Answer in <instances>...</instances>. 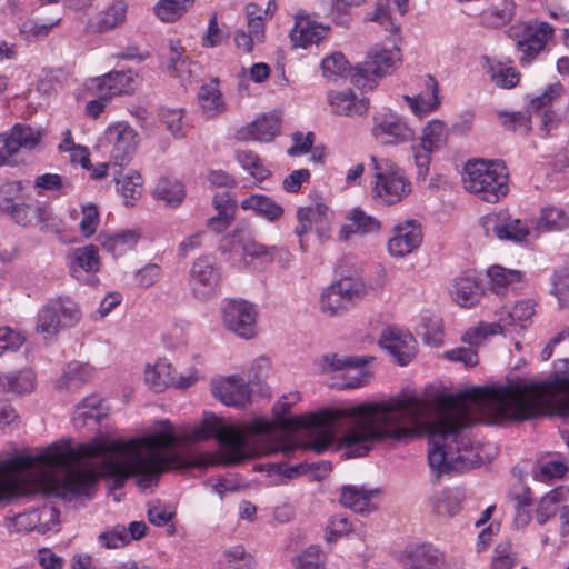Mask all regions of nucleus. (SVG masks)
<instances>
[{"instance_id": "nucleus-1", "label": "nucleus", "mask_w": 569, "mask_h": 569, "mask_svg": "<svg viewBox=\"0 0 569 569\" xmlns=\"http://www.w3.org/2000/svg\"><path fill=\"white\" fill-rule=\"evenodd\" d=\"M288 402L282 397L273 406L278 423L289 431L306 430L315 439L303 448L317 453L332 445V429H343L341 447L347 457L356 458L367 455L373 442L406 441L415 436L416 428L426 426L428 461L437 477L449 471H463L480 462L469 435L473 410H480L492 425L509 421V383L466 389L445 397L439 400L432 419H429L432 405L416 395L293 417L284 416L291 408Z\"/></svg>"}, {"instance_id": "nucleus-2", "label": "nucleus", "mask_w": 569, "mask_h": 569, "mask_svg": "<svg viewBox=\"0 0 569 569\" xmlns=\"http://www.w3.org/2000/svg\"><path fill=\"white\" fill-rule=\"evenodd\" d=\"M462 181L466 190L483 201L495 203L508 193V171L499 161L469 160Z\"/></svg>"}, {"instance_id": "nucleus-3", "label": "nucleus", "mask_w": 569, "mask_h": 569, "mask_svg": "<svg viewBox=\"0 0 569 569\" xmlns=\"http://www.w3.org/2000/svg\"><path fill=\"white\" fill-rule=\"evenodd\" d=\"M373 170L372 199L381 206H395L411 192V182L403 169L388 158L370 156Z\"/></svg>"}, {"instance_id": "nucleus-4", "label": "nucleus", "mask_w": 569, "mask_h": 569, "mask_svg": "<svg viewBox=\"0 0 569 569\" xmlns=\"http://www.w3.org/2000/svg\"><path fill=\"white\" fill-rule=\"evenodd\" d=\"M555 29L546 21H529L512 24L507 30L508 37L516 42L520 53L521 67L529 66L552 39Z\"/></svg>"}, {"instance_id": "nucleus-5", "label": "nucleus", "mask_w": 569, "mask_h": 569, "mask_svg": "<svg viewBox=\"0 0 569 569\" xmlns=\"http://www.w3.org/2000/svg\"><path fill=\"white\" fill-rule=\"evenodd\" d=\"M81 319L78 305L70 298L59 297L46 303L37 315L36 331L44 339L53 338L61 328L73 327Z\"/></svg>"}, {"instance_id": "nucleus-6", "label": "nucleus", "mask_w": 569, "mask_h": 569, "mask_svg": "<svg viewBox=\"0 0 569 569\" xmlns=\"http://www.w3.org/2000/svg\"><path fill=\"white\" fill-rule=\"evenodd\" d=\"M533 313V303L530 300L519 301L512 308L503 307L497 312L496 322H480L467 330L463 339L471 345H481L488 336L506 333L508 327L530 319Z\"/></svg>"}, {"instance_id": "nucleus-7", "label": "nucleus", "mask_w": 569, "mask_h": 569, "mask_svg": "<svg viewBox=\"0 0 569 569\" xmlns=\"http://www.w3.org/2000/svg\"><path fill=\"white\" fill-rule=\"evenodd\" d=\"M366 292L367 288L362 280L351 277L342 278L322 291L320 309L330 317L337 316L359 302Z\"/></svg>"}, {"instance_id": "nucleus-8", "label": "nucleus", "mask_w": 569, "mask_h": 569, "mask_svg": "<svg viewBox=\"0 0 569 569\" xmlns=\"http://www.w3.org/2000/svg\"><path fill=\"white\" fill-rule=\"evenodd\" d=\"M371 136L382 146H397L410 141L415 131L402 116L381 109L372 114Z\"/></svg>"}, {"instance_id": "nucleus-9", "label": "nucleus", "mask_w": 569, "mask_h": 569, "mask_svg": "<svg viewBox=\"0 0 569 569\" xmlns=\"http://www.w3.org/2000/svg\"><path fill=\"white\" fill-rule=\"evenodd\" d=\"M220 271L216 258L211 254L198 257L189 270V283L192 295L199 300H209L219 289Z\"/></svg>"}, {"instance_id": "nucleus-10", "label": "nucleus", "mask_w": 569, "mask_h": 569, "mask_svg": "<svg viewBox=\"0 0 569 569\" xmlns=\"http://www.w3.org/2000/svg\"><path fill=\"white\" fill-rule=\"evenodd\" d=\"M447 131L440 120L430 121L423 129L419 143L412 146L415 163L418 168L417 178L425 180L430 164V154L445 146Z\"/></svg>"}, {"instance_id": "nucleus-11", "label": "nucleus", "mask_w": 569, "mask_h": 569, "mask_svg": "<svg viewBox=\"0 0 569 569\" xmlns=\"http://www.w3.org/2000/svg\"><path fill=\"white\" fill-rule=\"evenodd\" d=\"M257 317L256 306L244 300H229L222 309L226 327L243 339H251L256 336Z\"/></svg>"}, {"instance_id": "nucleus-12", "label": "nucleus", "mask_w": 569, "mask_h": 569, "mask_svg": "<svg viewBox=\"0 0 569 569\" xmlns=\"http://www.w3.org/2000/svg\"><path fill=\"white\" fill-rule=\"evenodd\" d=\"M104 134L109 144H111L110 157L114 164L129 163L138 147L136 130L126 122H117L109 126Z\"/></svg>"}, {"instance_id": "nucleus-13", "label": "nucleus", "mask_w": 569, "mask_h": 569, "mask_svg": "<svg viewBox=\"0 0 569 569\" xmlns=\"http://www.w3.org/2000/svg\"><path fill=\"white\" fill-rule=\"evenodd\" d=\"M0 167L14 163L12 157L21 149L32 150L41 140V132L30 126L16 123L1 134Z\"/></svg>"}, {"instance_id": "nucleus-14", "label": "nucleus", "mask_w": 569, "mask_h": 569, "mask_svg": "<svg viewBox=\"0 0 569 569\" xmlns=\"http://www.w3.org/2000/svg\"><path fill=\"white\" fill-rule=\"evenodd\" d=\"M380 346L400 366L408 365L417 353V341L407 330L390 327L382 331Z\"/></svg>"}, {"instance_id": "nucleus-15", "label": "nucleus", "mask_w": 569, "mask_h": 569, "mask_svg": "<svg viewBox=\"0 0 569 569\" xmlns=\"http://www.w3.org/2000/svg\"><path fill=\"white\" fill-rule=\"evenodd\" d=\"M400 61L398 49H375L366 60L356 68L353 78L360 77L366 80H373L391 73Z\"/></svg>"}, {"instance_id": "nucleus-16", "label": "nucleus", "mask_w": 569, "mask_h": 569, "mask_svg": "<svg viewBox=\"0 0 569 569\" xmlns=\"http://www.w3.org/2000/svg\"><path fill=\"white\" fill-rule=\"evenodd\" d=\"M59 511L50 505L18 513L13 520L17 531L46 533L58 523Z\"/></svg>"}, {"instance_id": "nucleus-17", "label": "nucleus", "mask_w": 569, "mask_h": 569, "mask_svg": "<svg viewBox=\"0 0 569 569\" xmlns=\"http://www.w3.org/2000/svg\"><path fill=\"white\" fill-rule=\"evenodd\" d=\"M211 390L213 397L226 406L243 407L250 399L249 385L236 375L213 379Z\"/></svg>"}, {"instance_id": "nucleus-18", "label": "nucleus", "mask_w": 569, "mask_h": 569, "mask_svg": "<svg viewBox=\"0 0 569 569\" xmlns=\"http://www.w3.org/2000/svg\"><path fill=\"white\" fill-rule=\"evenodd\" d=\"M422 242V231L416 220H408L393 228V236L388 241V251L392 257L402 258L416 249Z\"/></svg>"}, {"instance_id": "nucleus-19", "label": "nucleus", "mask_w": 569, "mask_h": 569, "mask_svg": "<svg viewBox=\"0 0 569 569\" xmlns=\"http://www.w3.org/2000/svg\"><path fill=\"white\" fill-rule=\"evenodd\" d=\"M329 27L313 20L306 12L295 16V26L290 31V40L293 47L308 48L319 43L328 34Z\"/></svg>"}, {"instance_id": "nucleus-20", "label": "nucleus", "mask_w": 569, "mask_h": 569, "mask_svg": "<svg viewBox=\"0 0 569 569\" xmlns=\"http://www.w3.org/2000/svg\"><path fill=\"white\" fill-rule=\"evenodd\" d=\"M6 213L19 226L24 228L40 226V230H44L53 218L51 208L39 201L18 202Z\"/></svg>"}, {"instance_id": "nucleus-21", "label": "nucleus", "mask_w": 569, "mask_h": 569, "mask_svg": "<svg viewBox=\"0 0 569 569\" xmlns=\"http://www.w3.org/2000/svg\"><path fill=\"white\" fill-rule=\"evenodd\" d=\"M328 103L333 114L350 118L361 117L369 109V100L358 97L351 89L329 91Z\"/></svg>"}, {"instance_id": "nucleus-22", "label": "nucleus", "mask_w": 569, "mask_h": 569, "mask_svg": "<svg viewBox=\"0 0 569 569\" xmlns=\"http://www.w3.org/2000/svg\"><path fill=\"white\" fill-rule=\"evenodd\" d=\"M99 92H104L110 99L114 96L131 94L138 87L137 74L131 71H112L94 79Z\"/></svg>"}, {"instance_id": "nucleus-23", "label": "nucleus", "mask_w": 569, "mask_h": 569, "mask_svg": "<svg viewBox=\"0 0 569 569\" xmlns=\"http://www.w3.org/2000/svg\"><path fill=\"white\" fill-rule=\"evenodd\" d=\"M347 222L339 230V240L347 241L353 234H369L379 232L381 229L380 221L366 213L361 208H353L346 216Z\"/></svg>"}, {"instance_id": "nucleus-24", "label": "nucleus", "mask_w": 569, "mask_h": 569, "mask_svg": "<svg viewBox=\"0 0 569 569\" xmlns=\"http://www.w3.org/2000/svg\"><path fill=\"white\" fill-rule=\"evenodd\" d=\"M20 497V455L0 461V502Z\"/></svg>"}, {"instance_id": "nucleus-25", "label": "nucleus", "mask_w": 569, "mask_h": 569, "mask_svg": "<svg viewBox=\"0 0 569 569\" xmlns=\"http://www.w3.org/2000/svg\"><path fill=\"white\" fill-rule=\"evenodd\" d=\"M279 122L277 114H264L247 128L241 129L238 134L241 139L269 142L278 134Z\"/></svg>"}, {"instance_id": "nucleus-26", "label": "nucleus", "mask_w": 569, "mask_h": 569, "mask_svg": "<svg viewBox=\"0 0 569 569\" xmlns=\"http://www.w3.org/2000/svg\"><path fill=\"white\" fill-rule=\"evenodd\" d=\"M99 266L98 248L93 244L73 249L69 256V269L73 278L78 279L81 271L94 273L99 270Z\"/></svg>"}, {"instance_id": "nucleus-27", "label": "nucleus", "mask_w": 569, "mask_h": 569, "mask_svg": "<svg viewBox=\"0 0 569 569\" xmlns=\"http://www.w3.org/2000/svg\"><path fill=\"white\" fill-rule=\"evenodd\" d=\"M107 416V408L98 396L87 397L77 406L72 421L77 428L97 425Z\"/></svg>"}, {"instance_id": "nucleus-28", "label": "nucleus", "mask_w": 569, "mask_h": 569, "mask_svg": "<svg viewBox=\"0 0 569 569\" xmlns=\"http://www.w3.org/2000/svg\"><path fill=\"white\" fill-rule=\"evenodd\" d=\"M142 234L139 229H129L112 234H100L101 246L113 256H122L136 248Z\"/></svg>"}, {"instance_id": "nucleus-29", "label": "nucleus", "mask_w": 569, "mask_h": 569, "mask_svg": "<svg viewBox=\"0 0 569 569\" xmlns=\"http://www.w3.org/2000/svg\"><path fill=\"white\" fill-rule=\"evenodd\" d=\"M375 492L363 487L345 486L341 489L340 503L355 512L369 513L376 509V506L371 502Z\"/></svg>"}, {"instance_id": "nucleus-30", "label": "nucleus", "mask_w": 569, "mask_h": 569, "mask_svg": "<svg viewBox=\"0 0 569 569\" xmlns=\"http://www.w3.org/2000/svg\"><path fill=\"white\" fill-rule=\"evenodd\" d=\"M450 293L457 305L470 308L478 303L482 295V288L477 279L460 277L455 279L451 284Z\"/></svg>"}, {"instance_id": "nucleus-31", "label": "nucleus", "mask_w": 569, "mask_h": 569, "mask_svg": "<svg viewBox=\"0 0 569 569\" xmlns=\"http://www.w3.org/2000/svg\"><path fill=\"white\" fill-rule=\"evenodd\" d=\"M126 13V2L121 0L114 1L104 11H102L96 18L90 20L89 28L93 32H108L124 22Z\"/></svg>"}, {"instance_id": "nucleus-32", "label": "nucleus", "mask_w": 569, "mask_h": 569, "mask_svg": "<svg viewBox=\"0 0 569 569\" xmlns=\"http://www.w3.org/2000/svg\"><path fill=\"white\" fill-rule=\"evenodd\" d=\"M144 381L156 392H161L176 382L174 370L166 359H159L154 365H147Z\"/></svg>"}, {"instance_id": "nucleus-33", "label": "nucleus", "mask_w": 569, "mask_h": 569, "mask_svg": "<svg viewBox=\"0 0 569 569\" xmlns=\"http://www.w3.org/2000/svg\"><path fill=\"white\" fill-rule=\"evenodd\" d=\"M243 210H251L258 217L270 222L279 220L283 214V208L273 199L264 194H252L241 201Z\"/></svg>"}, {"instance_id": "nucleus-34", "label": "nucleus", "mask_w": 569, "mask_h": 569, "mask_svg": "<svg viewBox=\"0 0 569 569\" xmlns=\"http://www.w3.org/2000/svg\"><path fill=\"white\" fill-rule=\"evenodd\" d=\"M34 386L36 375L31 369L0 375V391L2 392L28 393L34 389Z\"/></svg>"}, {"instance_id": "nucleus-35", "label": "nucleus", "mask_w": 569, "mask_h": 569, "mask_svg": "<svg viewBox=\"0 0 569 569\" xmlns=\"http://www.w3.org/2000/svg\"><path fill=\"white\" fill-rule=\"evenodd\" d=\"M199 104L207 117H216L226 110L217 79L202 84L198 93Z\"/></svg>"}, {"instance_id": "nucleus-36", "label": "nucleus", "mask_w": 569, "mask_h": 569, "mask_svg": "<svg viewBox=\"0 0 569 569\" xmlns=\"http://www.w3.org/2000/svg\"><path fill=\"white\" fill-rule=\"evenodd\" d=\"M516 14V3L512 0H501L480 14L483 26L498 29L507 26Z\"/></svg>"}, {"instance_id": "nucleus-37", "label": "nucleus", "mask_w": 569, "mask_h": 569, "mask_svg": "<svg viewBox=\"0 0 569 569\" xmlns=\"http://www.w3.org/2000/svg\"><path fill=\"white\" fill-rule=\"evenodd\" d=\"M363 363L365 361L358 358L357 363L351 365L338 376L337 381L332 382L331 387L337 389H357L366 386L371 378V372L363 367Z\"/></svg>"}, {"instance_id": "nucleus-38", "label": "nucleus", "mask_w": 569, "mask_h": 569, "mask_svg": "<svg viewBox=\"0 0 569 569\" xmlns=\"http://www.w3.org/2000/svg\"><path fill=\"white\" fill-rule=\"evenodd\" d=\"M442 563V553L431 545H421L412 548L408 555V569H422L425 567L439 568Z\"/></svg>"}, {"instance_id": "nucleus-39", "label": "nucleus", "mask_w": 569, "mask_h": 569, "mask_svg": "<svg viewBox=\"0 0 569 569\" xmlns=\"http://www.w3.org/2000/svg\"><path fill=\"white\" fill-rule=\"evenodd\" d=\"M426 86L429 90L426 96L419 94L415 98L405 96V99L409 102L411 111L419 117L435 110L440 103L438 97V83L436 79L429 76L426 81Z\"/></svg>"}, {"instance_id": "nucleus-40", "label": "nucleus", "mask_w": 569, "mask_h": 569, "mask_svg": "<svg viewBox=\"0 0 569 569\" xmlns=\"http://www.w3.org/2000/svg\"><path fill=\"white\" fill-rule=\"evenodd\" d=\"M92 377V367L80 362H70L57 381L59 389L72 390L79 388Z\"/></svg>"}, {"instance_id": "nucleus-41", "label": "nucleus", "mask_w": 569, "mask_h": 569, "mask_svg": "<svg viewBox=\"0 0 569 569\" xmlns=\"http://www.w3.org/2000/svg\"><path fill=\"white\" fill-rule=\"evenodd\" d=\"M231 241L233 246H239L246 256L251 258H264L270 256V260H272L271 252L276 249L274 247H266L259 242H257L250 236V232L246 229H237L231 234Z\"/></svg>"}, {"instance_id": "nucleus-42", "label": "nucleus", "mask_w": 569, "mask_h": 569, "mask_svg": "<svg viewBox=\"0 0 569 569\" xmlns=\"http://www.w3.org/2000/svg\"><path fill=\"white\" fill-rule=\"evenodd\" d=\"M158 200H162L169 207H178L184 199L186 192L183 186L169 178H162L158 181L153 192Z\"/></svg>"}, {"instance_id": "nucleus-43", "label": "nucleus", "mask_w": 569, "mask_h": 569, "mask_svg": "<svg viewBox=\"0 0 569 569\" xmlns=\"http://www.w3.org/2000/svg\"><path fill=\"white\" fill-rule=\"evenodd\" d=\"M118 187V191L124 199V203L128 207L133 206L141 197L143 189V179L137 171H130L122 179H114Z\"/></svg>"}, {"instance_id": "nucleus-44", "label": "nucleus", "mask_w": 569, "mask_h": 569, "mask_svg": "<svg viewBox=\"0 0 569 569\" xmlns=\"http://www.w3.org/2000/svg\"><path fill=\"white\" fill-rule=\"evenodd\" d=\"M193 2L194 0H159L154 13L164 22H174L193 6Z\"/></svg>"}, {"instance_id": "nucleus-45", "label": "nucleus", "mask_w": 569, "mask_h": 569, "mask_svg": "<svg viewBox=\"0 0 569 569\" xmlns=\"http://www.w3.org/2000/svg\"><path fill=\"white\" fill-rule=\"evenodd\" d=\"M236 159L258 181H263L270 176V171L263 166L260 157L251 150H237Z\"/></svg>"}, {"instance_id": "nucleus-46", "label": "nucleus", "mask_w": 569, "mask_h": 569, "mask_svg": "<svg viewBox=\"0 0 569 569\" xmlns=\"http://www.w3.org/2000/svg\"><path fill=\"white\" fill-rule=\"evenodd\" d=\"M487 274L490 279L491 289L497 293H501L508 286L520 281L521 278L518 270L506 269L500 266L490 267Z\"/></svg>"}, {"instance_id": "nucleus-47", "label": "nucleus", "mask_w": 569, "mask_h": 569, "mask_svg": "<svg viewBox=\"0 0 569 569\" xmlns=\"http://www.w3.org/2000/svg\"><path fill=\"white\" fill-rule=\"evenodd\" d=\"M461 493L458 490H445L433 498V509L441 516H455L460 510Z\"/></svg>"}, {"instance_id": "nucleus-48", "label": "nucleus", "mask_w": 569, "mask_h": 569, "mask_svg": "<svg viewBox=\"0 0 569 569\" xmlns=\"http://www.w3.org/2000/svg\"><path fill=\"white\" fill-rule=\"evenodd\" d=\"M491 80L500 88H513L520 79V73L512 67L501 62H493L489 66Z\"/></svg>"}, {"instance_id": "nucleus-49", "label": "nucleus", "mask_w": 569, "mask_h": 569, "mask_svg": "<svg viewBox=\"0 0 569 569\" xmlns=\"http://www.w3.org/2000/svg\"><path fill=\"white\" fill-rule=\"evenodd\" d=\"M566 212L559 208H546L542 210L540 222L537 227L538 231L561 230L568 224Z\"/></svg>"}, {"instance_id": "nucleus-50", "label": "nucleus", "mask_w": 569, "mask_h": 569, "mask_svg": "<svg viewBox=\"0 0 569 569\" xmlns=\"http://www.w3.org/2000/svg\"><path fill=\"white\" fill-rule=\"evenodd\" d=\"M357 359L358 357H340L337 353L325 355L322 357L321 371L337 379L338 376L346 371L351 365H356Z\"/></svg>"}, {"instance_id": "nucleus-51", "label": "nucleus", "mask_w": 569, "mask_h": 569, "mask_svg": "<svg viewBox=\"0 0 569 569\" xmlns=\"http://www.w3.org/2000/svg\"><path fill=\"white\" fill-rule=\"evenodd\" d=\"M321 70L323 77L336 80L337 77L345 76L349 70V63L341 52H335L322 60Z\"/></svg>"}, {"instance_id": "nucleus-52", "label": "nucleus", "mask_w": 569, "mask_h": 569, "mask_svg": "<svg viewBox=\"0 0 569 569\" xmlns=\"http://www.w3.org/2000/svg\"><path fill=\"white\" fill-rule=\"evenodd\" d=\"M246 14L248 18V33L253 36L258 43L264 40V17L262 10L256 3L246 6Z\"/></svg>"}, {"instance_id": "nucleus-53", "label": "nucleus", "mask_w": 569, "mask_h": 569, "mask_svg": "<svg viewBox=\"0 0 569 569\" xmlns=\"http://www.w3.org/2000/svg\"><path fill=\"white\" fill-rule=\"evenodd\" d=\"M502 228L501 240L521 242L530 234V228L527 222L519 219H509L506 214H503Z\"/></svg>"}, {"instance_id": "nucleus-54", "label": "nucleus", "mask_w": 569, "mask_h": 569, "mask_svg": "<svg viewBox=\"0 0 569 569\" xmlns=\"http://www.w3.org/2000/svg\"><path fill=\"white\" fill-rule=\"evenodd\" d=\"M502 126L507 130L527 134L531 130L530 117L522 112H499Z\"/></svg>"}, {"instance_id": "nucleus-55", "label": "nucleus", "mask_w": 569, "mask_h": 569, "mask_svg": "<svg viewBox=\"0 0 569 569\" xmlns=\"http://www.w3.org/2000/svg\"><path fill=\"white\" fill-rule=\"evenodd\" d=\"M182 117L183 111L181 109H162L160 112L162 122L174 138H182L186 136Z\"/></svg>"}, {"instance_id": "nucleus-56", "label": "nucleus", "mask_w": 569, "mask_h": 569, "mask_svg": "<svg viewBox=\"0 0 569 569\" xmlns=\"http://www.w3.org/2000/svg\"><path fill=\"white\" fill-rule=\"evenodd\" d=\"M60 18L51 21L49 23L39 24L34 20H26L19 26V32L26 40H30L32 38H38L42 36H47L48 32L56 26L59 24Z\"/></svg>"}, {"instance_id": "nucleus-57", "label": "nucleus", "mask_w": 569, "mask_h": 569, "mask_svg": "<svg viewBox=\"0 0 569 569\" xmlns=\"http://www.w3.org/2000/svg\"><path fill=\"white\" fill-rule=\"evenodd\" d=\"M465 341V339L462 338ZM467 343V341H465ZM469 347H458L451 350H448L445 356L447 359L451 361L462 362L466 367H475L478 363V355L475 350V347L479 345H471Z\"/></svg>"}, {"instance_id": "nucleus-58", "label": "nucleus", "mask_w": 569, "mask_h": 569, "mask_svg": "<svg viewBox=\"0 0 569 569\" xmlns=\"http://www.w3.org/2000/svg\"><path fill=\"white\" fill-rule=\"evenodd\" d=\"M228 567L232 569H249L253 563L251 555L247 553L242 546H236L223 553Z\"/></svg>"}, {"instance_id": "nucleus-59", "label": "nucleus", "mask_w": 569, "mask_h": 569, "mask_svg": "<svg viewBox=\"0 0 569 569\" xmlns=\"http://www.w3.org/2000/svg\"><path fill=\"white\" fill-rule=\"evenodd\" d=\"M169 49H170V54H169L168 70L174 77L180 78L182 83L184 84V71L181 70V68L179 66V64H181V66L187 64V58L183 57L184 50L178 41H171Z\"/></svg>"}, {"instance_id": "nucleus-60", "label": "nucleus", "mask_w": 569, "mask_h": 569, "mask_svg": "<svg viewBox=\"0 0 569 569\" xmlns=\"http://www.w3.org/2000/svg\"><path fill=\"white\" fill-rule=\"evenodd\" d=\"M513 567L515 558L511 545L509 542L499 543L493 550L490 569H512Z\"/></svg>"}, {"instance_id": "nucleus-61", "label": "nucleus", "mask_w": 569, "mask_h": 569, "mask_svg": "<svg viewBox=\"0 0 569 569\" xmlns=\"http://www.w3.org/2000/svg\"><path fill=\"white\" fill-rule=\"evenodd\" d=\"M81 213L80 232L84 238H90L99 224V211L96 206L87 204L82 207Z\"/></svg>"}, {"instance_id": "nucleus-62", "label": "nucleus", "mask_w": 569, "mask_h": 569, "mask_svg": "<svg viewBox=\"0 0 569 569\" xmlns=\"http://www.w3.org/2000/svg\"><path fill=\"white\" fill-rule=\"evenodd\" d=\"M563 93V86L560 82L549 84L545 92L530 100L529 108L538 112L542 108L549 106L555 99Z\"/></svg>"}, {"instance_id": "nucleus-63", "label": "nucleus", "mask_w": 569, "mask_h": 569, "mask_svg": "<svg viewBox=\"0 0 569 569\" xmlns=\"http://www.w3.org/2000/svg\"><path fill=\"white\" fill-rule=\"evenodd\" d=\"M297 569H320L322 557L317 547H309L301 555L293 559Z\"/></svg>"}, {"instance_id": "nucleus-64", "label": "nucleus", "mask_w": 569, "mask_h": 569, "mask_svg": "<svg viewBox=\"0 0 569 569\" xmlns=\"http://www.w3.org/2000/svg\"><path fill=\"white\" fill-rule=\"evenodd\" d=\"M553 293L559 302H569V273L566 269L557 270L552 276Z\"/></svg>"}]
</instances>
